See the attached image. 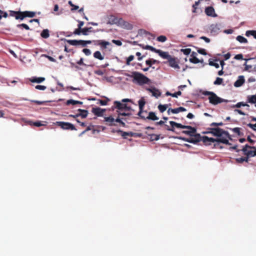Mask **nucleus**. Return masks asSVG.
Listing matches in <instances>:
<instances>
[{
  "label": "nucleus",
  "mask_w": 256,
  "mask_h": 256,
  "mask_svg": "<svg viewBox=\"0 0 256 256\" xmlns=\"http://www.w3.org/2000/svg\"><path fill=\"white\" fill-rule=\"evenodd\" d=\"M17 26L19 28H20L22 27L24 28H25L26 30H30V27L26 24H18Z\"/></svg>",
  "instance_id": "obj_52"
},
{
  "label": "nucleus",
  "mask_w": 256,
  "mask_h": 256,
  "mask_svg": "<svg viewBox=\"0 0 256 256\" xmlns=\"http://www.w3.org/2000/svg\"><path fill=\"white\" fill-rule=\"evenodd\" d=\"M116 132L117 133H120L121 134V136H122V138H127V136H134V134L132 132H123L120 130H116Z\"/></svg>",
  "instance_id": "obj_21"
},
{
  "label": "nucleus",
  "mask_w": 256,
  "mask_h": 256,
  "mask_svg": "<svg viewBox=\"0 0 256 256\" xmlns=\"http://www.w3.org/2000/svg\"><path fill=\"white\" fill-rule=\"evenodd\" d=\"M192 139L194 140H197L196 141V143L200 142V140H201V136H200V134H194L192 136Z\"/></svg>",
  "instance_id": "obj_40"
},
{
  "label": "nucleus",
  "mask_w": 256,
  "mask_h": 256,
  "mask_svg": "<svg viewBox=\"0 0 256 256\" xmlns=\"http://www.w3.org/2000/svg\"><path fill=\"white\" fill-rule=\"evenodd\" d=\"M166 40L167 38L164 36H160L157 38V40L160 42H164Z\"/></svg>",
  "instance_id": "obj_46"
},
{
  "label": "nucleus",
  "mask_w": 256,
  "mask_h": 256,
  "mask_svg": "<svg viewBox=\"0 0 256 256\" xmlns=\"http://www.w3.org/2000/svg\"><path fill=\"white\" fill-rule=\"evenodd\" d=\"M181 52H183V54L185 55H188L190 54L191 52V50L190 48H184V49H182Z\"/></svg>",
  "instance_id": "obj_50"
},
{
  "label": "nucleus",
  "mask_w": 256,
  "mask_h": 256,
  "mask_svg": "<svg viewBox=\"0 0 256 256\" xmlns=\"http://www.w3.org/2000/svg\"><path fill=\"white\" fill-rule=\"evenodd\" d=\"M94 58L99 60H103L104 56L102 55L101 52L100 51H96L94 53Z\"/></svg>",
  "instance_id": "obj_26"
},
{
  "label": "nucleus",
  "mask_w": 256,
  "mask_h": 256,
  "mask_svg": "<svg viewBox=\"0 0 256 256\" xmlns=\"http://www.w3.org/2000/svg\"><path fill=\"white\" fill-rule=\"evenodd\" d=\"M210 30L211 34H216L220 31L219 26L218 24H212L210 26Z\"/></svg>",
  "instance_id": "obj_16"
},
{
  "label": "nucleus",
  "mask_w": 256,
  "mask_h": 256,
  "mask_svg": "<svg viewBox=\"0 0 256 256\" xmlns=\"http://www.w3.org/2000/svg\"><path fill=\"white\" fill-rule=\"evenodd\" d=\"M170 124L172 126H176L178 128H188L187 126L182 125L181 124H178L174 121H170Z\"/></svg>",
  "instance_id": "obj_24"
},
{
  "label": "nucleus",
  "mask_w": 256,
  "mask_h": 256,
  "mask_svg": "<svg viewBox=\"0 0 256 256\" xmlns=\"http://www.w3.org/2000/svg\"><path fill=\"white\" fill-rule=\"evenodd\" d=\"M254 150H248L244 154L246 155V156H248V157H252V156H254Z\"/></svg>",
  "instance_id": "obj_44"
},
{
  "label": "nucleus",
  "mask_w": 256,
  "mask_h": 256,
  "mask_svg": "<svg viewBox=\"0 0 256 256\" xmlns=\"http://www.w3.org/2000/svg\"><path fill=\"white\" fill-rule=\"evenodd\" d=\"M66 104L67 105H70L71 104L72 105H74L76 104H82V102H80V101H78V100H69L66 101Z\"/></svg>",
  "instance_id": "obj_27"
},
{
  "label": "nucleus",
  "mask_w": 256,
  "mask_h": 256,
  "mask_svg": "<svg viewBox=\"0 0 256 256\" xmlns=\"http://www.w3.org/2000/svg\"><path fill=\"white\" fill-rule=\"evenodd\" d=\"M202 94L204 96H209V102L214 105H216L226 101L225 100L218 97L214 92H212L204 91L202 92Z\"/></svg>",
  "instance_id": "obj_3"
},
{
  "label": "nucleus",
  "mask_w": 256,
  "mask_h": 256,
  "mask_svg": "<svg viewBox=\"0 0 256 256\" xmlns=\"http://www.w3.org/2000/svg\"><path fill=\"white\" fill-rule=\"evenodd\" d=\"M244 82V78L243 76H238V79L234 82V86L235 87H240Z\"/></svg>",
  "instance_id": "obj_17"
},
{
  "label": "nucleus",
  "mask_w": 256,
  "mask_h": 256,
  "mask_svg": "<svg viewBox=\"0 0 256 256\" xmlns=\"http://www.w3.org/2000/svg\"><path fill=\"white\" fill-rule=\"evenodd\" d=\"M186 111V109L184 107H179L176 108H173L172 110V114H178L180 112H182Z\"/></svg>",
  "instance_id": "obj_30"
},
{
  "label": "nucleus",
  "mask_w": 256,
  "mask_h": 256,
  "mask_svg": "<svg viewBox=\"0 0 256 256\" xmlns=\"http://www.w3.org/2000/svg\"><path fill=\"white\" fill-rule=\"evenodd\" d=\"M205 12L208 16L212 17L217 16V14L215 13L214 9L212 6H208L205 8Z\"/></svg>",
  "instance_id": "obj_15"
},
{
  "label": "nucleus",
  "mask_w": 256,
  "mask_h": 256,
  "mask_svg": "<svg viewBox=\"0 0 256 256\" xmlns=\"http://www.w3.org/2000/svg\"><path fill=\"white\" fill-rule=\"evenodd\" d=\"M180 139L185 141V142H188L190 143H192V144H196V140H194L192 139V136H191L190 138H180Z\"/></svg>",
  "instance_id": "obj_35"
},
{
  "label": "nucleus",
  "mask_w": 256,
  "mask_h": 256,
  "mask_svg": "<svg viewBox=\"0 0 256 256\" xmlns=\"http://www.w3.org/2000/svg\"><path fill=\"white\" fill-rule=\"evenodd\" d=\"M76 63L78 65L86 66V64L84 62L83 58H80V59Z\"/></svg>",
  "instance_id": "obj_62"
},
{
  "label": "nucleus",
  "mask_w": 256,
  "mask_h": 256,
  "mask_svg": "<svg viewBox=\"0 0 256 256\" xmlns=\"http://www.w3.org/2000/svg\"><path fill=\"white\" fill-rule=\"evenodd\" d=\"M146 104V102L144 101V100L142 98L140 100H138V106H139V109L140 110L138 114V115L142 119H145V117L142 115V110Z\"/></svg>",
  "instance_id": "obj_10"
},
{
  "label": "nucleus",
  "mask_w": 256,
  "mask_h": 256,
  "mask_svg": "<svg viewBox=\"0 0 256 256\" xmlns=\"http://www.w3.org/2000/svg\"><path fill=\"white\" fill-rule=\"evenodd\" d=\"M190 62L193 64H198L199 62H202L203 60H200L198 58H196V56H194V58H190Z\"/></svg>",
  "instance_id": "obj_33"
},
{
  "label": "nucleus",
  "mask_w": 256,
  "mask_h": 256,
  "mask_svg": "<svg viewBox=\"0 0 256 256\" xmlns=\"http://www.w3.org/2000/svg\"><path fill=\"white\" fill-rule=\"evenodd\" d=\"M150 138L152 140H158L160 138V135L152 134L150 136Z\"/></svg>",
  "instance_id": "obj_51"
},
{
  "label": "nucleus",
  "mask_w": 256,
  "mask_h": 256,
  "mask_svg": "<svg viewBox=\"0 0 256 256\" xmlns=\"http://www.w3.org/2000/svg\"><path fill=\"white\" fill-rule=\"evenodd\" d=\"M29 124L30 125H34V126H38V127H39V126H42V124L39 121H37L36 122H32V121H30Z\"/></svg>",
  "instance_id": "obj_47"
},
{
  "label": "nucleus",
  "mask_w": 256,
  "mask_h": 256,
  "mask_svg": "<svg viewBox=\"0 0 256 256\" xmlns=\"http://www.w3.org/2000/svg\"><path fill=\"white\" fill-rule=\"evenodd\" d=\"M18 12H16L13 10H10V16H16L18 14Z\"/></svg>",
  "instance_id": "obj_64"
},
{
  "label": "nucleus",
  "mask_w": 256,
  "mask_h": 256,
  "mask_svg": "<svg viewBox=\"0 0 256 256\" xmlns=\"http://www.w3.org/2000/svg\"><path fill=\"white\" fill-rule=\"evenodd\" d=\"M234 59L237 60H240L243 59V55L242 54H238L234 56Z\"/></svg>",
  "instance_id": "obj_59"
},
{
  "label": "nucleus",
  "mask_w": 256,
  "mask_h": 256,
  "mask_svg": "<svg viewBox=\"0 0 256 256\" xmlns=\"http://www.w3.org/2000/svg\"><path fill=\"white\" fill-rule=\"evenodd\" d=\"M224 125V123L222 122H212L210 126H222Z\"/></svg>",
  "instance_id": "obj_55"
},
{
  "label": "nucleus",
  "mask_w": 256,
  "mask_h": 256,
  "mask_svg": "<svg viewBox=\"0 0 256 256\" xmlns=\"http://www.w3.org/2000/svg\"><path fill=\"white\" fill-rule=\"evenodd\" d=\"M182 92L179 90L175 93L172 94V96L174 98H178V96H180Z\"/></svg>",
  "instance_id": "obj_60"
},
{
  "label": "nucleus",
  "mask_w": 256,
  "mask_h": 256,
  "mask_svg": "<svg viewBox=\"0 0 256 256\" xmlns=\"http://www.w3.org/2000/svg\"><path fill=\"white\" fill-rule=\"evenodd\" d=\"M119 26H122L123 28L127 30H132L133 26L132 24L128 22L124 21L122 18H120V22Z\"/></svg>",
  "instance_id": "obj_14"
},
{
  "label": "nucleus",
  "mask_w": 256,
  "mask_h": 256,
  "mask_svg": "<svg viewBox=\"0 0 256 256\" xmlns=\"http://www.w3.org/2000/svg\"><path fill=\"white\" fill-rule=\"evenodd\" d=\"M78 110L80 112V113L76 114V116H80L82 118H86L88 116V111L87 110L80 108Z\"/></svg>",
  "instance_id": "obj_23"
},
{
  "label": "nucleus",
  "mask_w": 256,
  "mask_h": 256,
  "mask_svg": "<svg viewBox=\"0 0 256 256\" xmlns=\"http://www.w3.org/2000/svg\"><path fill=\"white\" fill-rule=\"evenodd\" d=\"M241 106H248L249 105L244 102H239L238 103H237L236 105H234L232 107L233 108H240Z\"/></svg>",
  "instance_id": "obj_43"
},
{
  "label": "nucleus",
  "mask_w": 256,
  "mask_h": 256,
  "mask_svg": "<svg viewBox=\"0 0 256 256\" xmlns=\"http://www.w3.org/2000/svg\"><path fill=\"white\" fill-rule=\"evenodd\" d=\"M236 40L240 43H247L248 42L247 39L242 36H238L236 38Z\"/></svg>",
  "instance_id": "obj_36"
},
{
  "label": "nucleus",
  "mask_w": 256,
  "mask_h": 256,
  "mask_svg": "<svg viewBox=\"0 0 256 256\" xmlns=\"http://www.w3.org/2000/svg\"><path fill=\"white\" fill-rule=\"evenodd\" d=\"M146 118L152 120H158V118L156 115V114L152 112H150L148 116Z\"/></svg>",
  "instance_id": "obj_25"
},
{
  "label": "nucleus",
  "mask_w": 256,
  "mask_h": 256,
  "mask_svg": "<svg viewBox=\"0 0 256 256\" xmlns=\"http://www.w3.org/2000/svg\"><path fill=\"white\" fill-rule=\"evenodd\" d=\"M200 38L204 40L206 42L208 43L210 42V39L206 36H202Z\"/></svg>",
  "instance_id": "obj_63"
},
{
  "label": "nucleus",
  "mask_w": 256,
  "mask_h": 256,
  "mask_svg": "<svg viewBox=\"0 0 256 256\" xmlns=\"http://www.w3.org/2000/svg\"><path fill=\"white\" fill-rule=\"evenodd\" d=\"M248 148L256 149V147L253 146H250L248 144H246L242 150L244 152V154L248 150Z\"/></svg>",
  "instance_id": "obj_38"
},
{
  "label": "nucleus",
  "mask_w": 256,
  "mask_h": 256,
  "mask_svg": "<svg viewBox=\"0 0 256 256\" xmlns=\"http://www.w3.org/2000/svg\"><path fill=\"white\" fill-rule=\"evenodd\" d=\"M167 108H168L167 104H164V105L159 104L158 106V108L161 112H164L166 110Z\"/></svg>",
  "instance_id": "obj_39"
},
{
  "label": "nucleus",
  "mask_w": 256,
  "mask_h": 256,
  "mask_svg": "<svg viewBox=\"0 0 256 256\" xmlns=\"http://www.w3.org/2000/svg\"><path fill=\"white\" fill-rule=\"evenodd\" d=\"M210 130L209 133H210L214 136L221 137L224 136L226 138H230V135L227 131L224 130L223 129L219 128H208Z\"/></svg>",
  "instance_id": "obj_5"
},
{
  "label": "nucleus",
  "mask_w": 256,
  "mask_h": 256,
  "mask_svg": "<svg viewBox=\"0 0 256 256\" xmlns=\"http://www.w3.org/2000/svg\"><path fill=\"white\" fill-rule=\"evenodd\" d=\"M24 16H23V18L29 17V18H33L35 16L36 13L33 12H29V11H25L24 12Z\"/></svg>",
  "instance_id": "obj_32"
},
{
  "label": "nucleus",
  "mask_w": 256,
  "mask_h": 256,
  "mask_svg": "<svg viewBox=\"0 0 256 256\" xmlns=\"http://www.w3.org/2000/svg\"><path fill=\"white\" fill-rule=\"evenodd\" d=\"M68 42L72 46H79L81 45L82 46H86L87 44H90L92 43L91 40H68Z\"/></svg>",
  "instance_id": "obj_8"
},
{
  "label": "nucleus",
  "mask_w": 256,
  "mask_h": 256,
  "mask_svg": "<svg viewBox=\"0 0 256 256\" xmlns=\"http://www.w3.org/2000/svg\"><path fill=\"white\" fill-rule=\"evenodd\" d=\"M146 90L151 92L153 96L158 98L160 96V92L156 88H148Z\"/></svg>",
  "instance_id": "obj_19"
},
{
  "label": "nucleus",
  "mask_w": 256,
  "mask_h": 256,
  "mask_svg": "<svg viewBox=\"0 0 256 256\" xmlns=\"http://www.w3.org/2000/svg\"><path fill=\"white\" fill-rule=\"evenodd\" d=\"M24 16V12H18V14L15 16L16 19L18 20L20 19L21 20H23L24 18H23V16Z\"/></svg>",
  "instance_id": "obj_42"
},
{
  "label": "nucleus",
  "mask_w": 256,
  "mask_h": 256,
  "mask_svg": "<svg viewBox=\"0 0 256 256\" xmlns=\"http://www.w3.org/2000/svg\"><path fill=\"white\" fill-rule=\"evenodd\" d=\"M198 48L197 51L199 54H203V55H206L207 54V53L204 49L200 48Z\"/></svg>",
  "instance_id": "obj_54"
},
{
  "label": "nucleus",
  "mask_w": 256,
  "mask_h": 256,
  "mask_svg": "<svg viewBox=\"0 0 256 256\" xmlns=\"http://www.w3.org/2000/svg\"><path fill=\"white\" fill-rule=\"evenodd\" d=\"M110 100L106 98V100H98L99 104L102 106H106L108 102Z\"/></svg>",
  "instance_id": "obj_49"
},
{
  "label": "nucleus",
  "mask_w": 256,
  "mask_h": 256,
  "mask_svg": "<svg viewBox=\"0 0 256 256\" xmlns=\"http://www.w3.org/2000/svg\"><path fill=\"white\" fill-rule=\"evenodd\" d=\"M82 52L86 56H90L91 54L90 50L88 48L83 49Z\"/></svg>",
  "instance_id": "obj_58"
},
{
  "label": "nucleus",
  "mask_w": 256,
  "mask_h": 256,
  "mask_svg": "<svg viewBox=\"0 0 256 256\" xmlns=\"http://www.w3.org/2000/svg\"><path fill=\"white\" fill-rule=\"evenodd\" d=\"M108 20L107 22L108 24H117L118 26H119V24L120 22V18H118V17L114 16V15H110L108 17Z\"/></svg>",
  "instance_id": "obj_11"
},
{
  "label": "nucleus",
  "mask_w": 256,
  "mask_h": 256,
  "mask_svg": "<svg viewBox=\"0 0 256 256\" xmlns=\"http://www.w3.org/2000/svg\"><path fill=\"white\" fill-rule=\"evenodd\" d=\"M105 112V109L99 107L92 108V112L97 116H102Z\"/></svg>",
  "instance_id": "obj_12"
},
{
  "label": "nucleus",
  "mask_w": 256,
  "mask_h": 256,
  "mask_svg": "<svg viewBox=\"0 0 256 256\" xmlns=\"http://www.w3.org/2000/svg\"><path fill=\"white\" fill-rule=\"evenodd\" d=\"M112 109L114 110V108H117L119 110L126 111H129L132 110L130 106H128L126 104H122L118 101H114V106H112Z\"/></svg>",
  "instance_id": "obj_6"
},
{
  "label": "nucleus",
  "mask_w": 256,
  "mask_h": 256,
  "mask_svg": "<svg viewBox=\"0 0 256 256\" xmlns=\"http://www.w3.org/2000/svg\"><path fill=\"white\" fill-rule=\"evenodd\" d=\"M140 46L143 49L148 50L156 54L164 59L167 60V62H164V63L168 64V66L174 69H180V67L178 65L179 60L178 58L172 56L167 52H163L160 50L156 49L152 46L146 45L144 46V45L140 44Z\"/></svg>",
  "instance_id": "obj_1"
},
{
  "label": "nucleus",
  "mask_w": 256,
  "mask_h": 256,
  "mask_svg": "<svg viewBox=\"0 0 256 256\" xmlns=\"http://www.w3.org/2000/svg\"><path fill=\"white\" fill-rule=\"evenodd\" d=\"M188 128H185L188 129L187 130H183L182 133L190 136H192L195 133H196V130L195 128L192 127L190 126H187Z\"/></svg>",
  "instance_id": "obj_13"
},
{
  "label": "nucleus",
  "mask_w": 256,
  "mask_h": 256,
  "mask_svg": "<svg viewBox=\"0 0 256 256\" xmlns=\"http://www.w3.org/2000/svg\"><path fill=\"white\" fill-rule=\"evenodd\" d=\"M223 82V79L222 78L218 77L216 78L215 81L214 82V85H220L222 84Z\"/></svg>",
  "instance_id": "obj_41"
},
{
  "label": "nucleus",
  "mask_w": 256,
  "mask_h": 256,
  "mask_svg": "<svg viewBox=\"0 0 256 256\" xmlns=\"http://www.w3.org/2000/svg\"><path fill=\"white\" fill-rule=\"evenodd\" d=\"M112 42L116 44V45H117L118 46H121L122 45V42L119 40H112Z\"/></svg>",
  "instance_id": "obj_57"
},
{
  "label": "nucleus",
  "mask_w": 256,
  "mask_h": 256,
  "mask_svg": "<svg viewBox=\"0 0 256 256\" xmlns=\"http://www.w3.org/2000/svg\"><path fill=\"white\" fill-rule=\"evenodd\" d=\"M35 88L36 89L42 90H44L46 88V86L42 85H37L36 86Z\"/></svg>",
  "instance_id": "obj_56"
},
{
  "label": "nucleus",
  "mask_w": 256,
  "mask_h": 256,
  "mask_svg": "<svg viewBox=\"0 0 256 256\" xmlns=\"http://www.w3.org/2000/svg\"><path fill=\"white\" fill-rule=\"evenodd\" d=\"M209 64L212 66H214L216 68H218L220 66L218 64L214 62H210Z\"/></svg>",
  "instance_id": "obj_61"
},
{
  "label": "nucleus",
  "mask_w": 256,
  "mask_h": 256,
  "mask_svg": "<svg viewBox=\"0 0 256 256\" xmlns=\"http://www.w3.org/2000/svg\"><path fill=\"white\" fill-rule=\"evenodd\" d=\"M230 130L239 136H242L244 135L243 133L240 132V128H230Z\"/></svg>",
  "instance_id": "obj_37"
},
{
  "label": "nucleus",
  "mask_w": 256,
  "mask_h": 256,
  "mask_svg": "<svg viewBox=\"0 0 256 256\" xmlns=\"http://www.w3.org/2000/svg\"><path fill=\"white\" fill-rule=\"evenodd\" d=\"M92 28L90 27V28H82V34L84 36H87L88 35V32H92Z\"/></svg>",
  "instance_id": "obj_34"
},
{
  "label": "nucleus",
  "mask_w": 256,
  "mask_h": 256,
  "mask_svg": "<svg viewBox=\"0 0 256 256\" xmlns=\"http://www.w3.org/2000/svg\"><path fill=\"white\" fill-rule=\"evenodd\" d=\"M134 59V56L133 55L130 56L126 60V64L127 65H130V62L133 60Z\"/></svg>",
  "instance_id": "obj_53"
},
{
  "label": "nucleus",
  "mask_w": 256,
  "mask_h": 256,
  "mask_svg": "<svg viewBox=\"0 0 256 256\" xmlns=\"http://www.w3.org/2000/svg\"><path fill=\"white\" fill-rule=\"evenodd\" d=\"M104 121L108 122V124L110 126H116V124L114 123V118H112V116L104 117Z\"/></svg>",
  "instance_id": "obj_20"
},
{
  "label": "nucleus",
  "mask_w": 256,
  "mask_h": 256,
  "mask_svg": "<svg viewBox=\"0 0 256 256\" xmlns=\"http://www.w3.org/2000/svg\"><path fill=\"white\" fill-rule=\"evenodd\" d=\"M29 80L32 82L41 83L45 80V78L44 77H32L30 78Z\"/></svg>",
  "instance_id": "obj_22"
},
{
  "label": "nucleus",
  "mask_w": 256,
  "mask_h": 256,
  "mask_svg": "<svg viewBox=\"0 0 256 256\" xmlns=\"http://www.w3.org/2000/svg\"><path fill=\"white\" fill-rule=\"evenodd\" d=\"M246 36H252L254 38L256 39V30H247L246 32Z\"/></svg>",
  "instance_id": "obj_31"
},
{
  "label": "nucleus",
  "mask_w": 256,
  "mask_h": 256,
  "mask_svg": "<svg viewBox=\"0 0 256 256\" xmlns=\"http://www.w3.org/2000/svg\"><path fill=\"white\" fill-rule=\"evenodd\" d=\"M56 124L64 130H76L75 126L70 122H56Z\"/></svg>",
  "instance_id": "obj_9"
},
{
  "label": "nucleus",
  "mask_w": 256,
  "mask_h": 256,
  "mask_svg": "<svg viewBox=\"0 0 256 256\" xmlns=\"http://www.w3.org/2000/svg\"><path fill=\"white\" fill-rule=\"evenodd\" d=\"M201 0H198V1L195 2L194 4L192 5V8H193L192 12H196V10L197 9V7L199 5Z\"/></svg>",
  "instance_id": "obj_45"
},
{
  "label": "nucleus",
  "mask_w": 256,
  "mask_h": 256,
  "mask_svg": "<svg viewBox=\"0 0 256 256\" xmlns=\"http://www.w3.org/2000/svg\"><path fill=\"white\" fill-rule=\"evenodd\" d=\"M131 77L133 78L132 82L140 86L148 84L150 82V80L148 78L139 72H132Z\"/></svg>",
  "instance_id": "obj_2"
},
{
  "label": "nucleus",
  "mask_w": 256,
  "mask_h": 256,
  "mask_svg": "<svg viewBox=\"0 0 256 256\" xmlns=\"http://www.w3.org/2000/svg\"><path fill=\"white\" fill-rule=\"evenodd\" d=\"M81 34H82V28H76L74 32V34L76 35H80Z\"/></svg>",
  "instance_id": "obj_48"
},
{
  "label": "nucleus",
  "mask_w": 256,
  "mask_h": 256,
  "mask_svg": "<svg viewBox=\"0 0 256 256\" xmlns=\"http://www.w3.org/2000/svg\"><path fill=\"white\" fill-rule=\"evenodd\" d=\"M226 138L224 136H222V138H208L207 136H204L202 138V140L206 144L210 145L211 144V142H218L219 144L222 143L226 144H230L228 140H227Z\"/></svg>",
  "instance_id": "obj_4"
},
{
  "label": "nucleus",
  "mask_w": 256,
  "mask_h": 256,
  "mask_svg": "<svg viewBox=\"0 0 256 256\" xmlns=\"http://www.w3.org/2000/svg\"><path fill=\"white\" fill-rule=\"evenodd\" d=\"M248 102L251 104H256V95L248 96Z\"/></svg>",
  "instance_id": "obj_29"
},
{
  "label": "nucleus",
  "mask_w": 256,
  "mask_h": 256,
  "mask_svg": "<svg viewBox=\"0 0 256 256\" xmlns=\"http://www.w3.org/2000/svg\"><path fill=\"white\" fill-rule=\"evenodd\" d=\"M92 43L94 46H100L101 50L106 49L108 46H111V44L110 42L102 40H92Z\"/></svg>",
  "instance_id": "obj_7"
},
{
  "label": "nucleus",
  "mask_w": 256,
  "mask_h": 256,
  "mask_svg": "<svg viewBox=\"0 0 256 256\" xmlns=\"http://www.w3.org/2000/svg\"><path fill=\"white\" fill-rule=\"evenodd\" d=\"M160 62L153 59V58H149L148 60L146 61V64L147 66H149V67H152L153 69L154 68V66H152V65L154 64H159Z\"/></svg>",
  "instance_id": "obj_18"
},
{
  "label": "nucleus",
  "mask_w": 256,
  "mask_h": 256,
  "mask_svg": "<svg viewBox=\"0 0 256 256\" xmlns=\"http://www.w3.org/2000/svg\"><path fill=\"white\" fill-rule=\"evenodd\" d=\"M40 36L42 38H47L50 36L49 30L48 29L44 30L41 34Z\"/></svg>",
  "instance_id": "obj_28"
}]
</instances>
